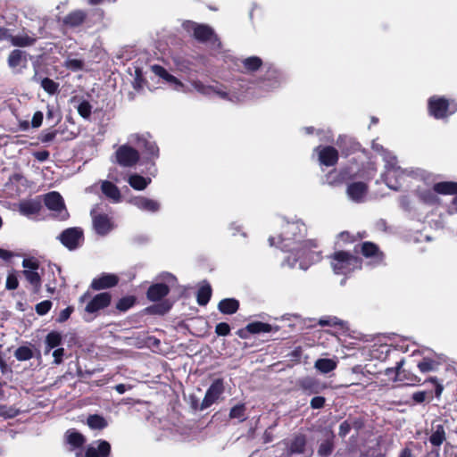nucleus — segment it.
<instances>
[{"label":"nucleus","mask_w":457,"mask_h":457,"mask_svg":"<svg viewBox=\"0 0 457 457\" xmlns=\"http://www.w3.org/2000/svg\"><path fill=\"white\" fill-rule=\"evenodd\" d=\"M306 233V227L300 221H283L281 232L269 238L271 246H279L287 251H302L305 248H315L317 243L314 240L302 241Z\"/></svg>","instance_id":"f257e3e1"},{"label":"nucleus","mask_w":457,"mask_h":457,"mask_svg":"<svg viewBox=\"0 0 457 457\" xmlns=\"http://www.w3.org/2000/svg\"><path fill=\"white\" fill-rule=\"evenodd\" d=\"M201 95L206 96L211 99L219 98L223 101H228L232 103L245 101L249 98L250 95L253 92H250L249 89L254 87H196Z\"/></svg>","instance_id":"f03ea898"},{"label":"nucleus","mask_w":457,"mask_h":457,"mask_svg":"<svg viewBox=\"0 0 457 457\" xmlns=\"http://www.w3.org/2000/svg\"><path fill=\"white\" fill-rule=\"evenodd\" d=\"M281 451L277 457H312L313 450L308 444L306 436L294 435L285 439L279 445Z\"/></svg>","instance_id":"7ed1b4c3"},{"label":"nucleus","mask_w":457,"mask_h":457,"mask_svg":"<svg viewBox=\"0 0 457 457\" xmlns=\"http://www.w3.org/2000/svg\"><path fill=\"white\" fill-rule=\"evenodd\" d=\"M388 155L389 159L387 156L384 157L386 171L383 174V179L389 188L399 190L410 172L397 165L396 157L393 154H388Z\"/></svg>","instance_id":"20e7f679"},{"label":"nucleus","mask_w":457,"mask_h":457,"mask_svg":"<svg viewBox=\"0 0 457 457\" xmlns=\"http://www.w3.org/2000/svg\"><path fill=\"white\" fill-rule=\"evenodd\" d=\"M330 265L336 274L347 275L361 268V261L348 252L337 251L330 257Z\"/></svg>","instance_id":"39448f33"},{"label":"nucleus","mask_w":457,"mask_h":457,"mask_svg":"<svg viewBox=\"0 0 457 457\" xmlns=\"http://www.w3.org/2000/svg\"><path fill=\"white\" fill-rule=\"evenodd\" d=\"M129 142L120 145L115 150L112 161L123 168H133L140 159V154Z\"/></svg>","instance_id":"423d86ee"},{"label":"nucleus","mask_w":457,"mask_h":457,"mask_svg":"<svg viewBox=\"0 0 457 457\" xmlns=\"http://www.w3.org/2000/svg\"><path fill=\"white\" fill-rule=\"evenodd\" d=\"M182 28L185 31L191 34L192 37L198 42L205 43L212 40L216 37L214 29L207 25L197 23L193 21H185L182 23Z\"/></svg>","instance_id":"0eeeda50"},{"label":"nucleus","mask_w":457,"mask_h":457,"mask_svg":"<svg viewBox=\"0 0 457 457\" xmlns=\"http://www.w3.org/2000/svg\"><path fill=\"white\" fill-rule=\"evenodd\" d=\"M128 141L130 145H133L138 149L143 150V152L149 157L154 158L158 156L159 148L155 142L152 139V137L149 133L131 134L129 135Z\"/></svg>","instance_id":"6e6552de"},{"label":"nucleus","mask_w":457,"mask_h":457,"mask_svg":"<svg viewBox=\"0 0 457 457\" xmlns=\"http://www.w3.org/2000/svg\"><path fill=\"white\" fill-rule=\"evenodd\" d=\"M429 112L436 119H442L457 111V103L444 97L433 96L428 101Z\"/></svg>","instance_id":"1a4fd4ad"},{"label":"nucleus","mask_w":457,"mask_h":457,"mask_svg":"<svg viewBox=\"0 0 457 457\" xmlns=\"http://www.w3.org/2000/svg\"><path fill=\"white\" fill-rule=\"evenodd\" d=\"M45 204L46 207L56 212V216L61 220L68 217V212L64 207L62 195L57 192H50L45 196Z\"/></svg>","instance_id":"9d476101"},{"label":"nucleus","mask_w":457,"mask_h":457,"mask_svg":"<svg viewBox=\"0 0 457 457\" xmlns=\"http://www.w3.org/2000/svg\"><path fill=\"white\" fill-rule=\"evenodd\" d=\"M224 392V385L223 380L220 378L215 379L204 395V398L201 403V409H206L210 407L212 404L216 403Z\"/></svg>","instance_id":"9b49d317"},{"label":"nucleus","mask_w":457,"mask_h":457,"mask_svg":"<svg viewBox=\"0 0 457 457\" xmlns=\"http://www.w3.org/2000/svg\"><path fill=\"white\" fill-rule=\"evenodd\" d=\"M22 267L24 268L23 274L26 279L37 292L41 287V278L37 272L38 263L32 259H24L22 262Z\"/></svg>","instance_id":"f8f14e48"},{"label":"nucleus","mask_w":457,"mask_h":457,"mask_svg":"<svg viewBox=\"0 0 457 457\" xmlns=\"http://www.w3.org/2000/svg\"><path fill=\"white\" fill-rule=\"evenodd\" d=\"M112 296L109 293H100L95 295L86 305L85 312L88 314H95L100 310L107 307L111 303Z\"/></svg>","instance_id":"ddd939ff"},{"label":"nucleus","mask_w":457,"mask_h":457,"mask_svg":"<svg viewBox=\"0 0 457 457\" xmlns=\"http://www.w3.org/2000/svg\"><path fill=\"white\" fill-rule=\"evenodd\" d=\"M368 193V186L364 182L357 181L347 185L346 195L348 198L355 203L365 201Z\"/></svg>","instance_id":"4468645a"},{"label":"nucleus","mask_w":457,"mask_h":457,"mask_svg":"<svg viewBox=\"0 0 457 457\" xmlns=\"http://www.w3.org/2000/svg\"><path fill=\"white\" fill-rule=\"evenodd\" d=\"M314 151L321 165L333 166L338 160V153L337 149L332 146H318Z\"/></svg>","instance_id":"2eb2a0df"},{"label":"nucleus","mask_w":457,"mask_h":457,"mask_svg":"<svg viewBox=\"0 0 457 457\" xmlns=\"http://www.w3.org/2000/svg\"><path fill=\"white\" fill-rule=\"evenodd\" d=\"M61 242L70 250L79 246L82 238V231L77 228H71L64 230L60 235Z\"/></svg>","instance_id":"dca6fc26"},{"label":"nucleus","mask_w":457,"mask_h":457,"mask_svg":"<svg viewBox=\"0 0 457 457\" xmlns=\"http://www.w3.org/2000/svg\"><path fill=\"white\" fill-rule=\"evenodd\" d=\"M129 203L136 206L137 209L151 213L157 212L160 210L161 204L159 202L146 198L145 196H136L129 200Z\"/></svg>","instance_id":"f3484780"},{"label":"nucleus","mask_w":457,"mask_h":457,"mask_svg":"<svg viewBox=\"0 0 457 457\" xmlns=\"http://www.w3.org/2000/svg\"><path fill=\"white\" fill-rule=\"evenodd\" d=\"M110 451V444L106 441L99 440L87 447L86 457H107Z\"/></svg>","instance_id":"a211bd4d"},{"label":"nucleus","mask_w":457,"mask_h":457,"mask_svg":"<svg viewBox=\"0 0 457 457\" xmlns=\"http://www.w3.org/2000/svg\"><path fill=\"white\" fill-rule=\"evenodd\" d=\"M41 208V202L37 199L24 200L19 204L20 212L29 218L37 214Z\"/></svg>","instance_id":"6ab92c4d"},{"label":"nucleus","mask_w":457,"mask_h":457,"mask_svg":"<svg viewBox=\"0 0 457 457\" xmlns=\"http://www.w3.org/2000/svg\"><path fill=\"white\" fill-rule=\"evenodd\" d=\"M92 214L94 228L97 234L104 236L112 230V224L106 215H96L95 211L92 212Z\"/></svg>","instance_id":"aec40b11"},{"label":"nucleus","mask_w":457,"mask_h":457,"mask_svg":"<svg viewBox=\"0 0 457 457\" xmlns=\"http://www.w3.org/2000/svg\"><path fill=\"white\" fill-rule=\"evenodd\" d=\"M334 437L335 435L331 430L325 432L324 439L320 442L317 451L320 457H328L332 453L334 449Z\"/></svg>","instance_id":"412c9836"},{"label":"nucleus","mask_w":457,"mask_h":457,"mask_svg":"<svg viewBox=\"0 0 457 457\" xmlns=\"http://www.w3.org/2000/svg\"><path fill=\"white\" fill-rule=\"evenodd\" d=\"M87 12L83 10H75L63 18V24L71 28H76L84 23Z\"/></svg>","instance_id":"4be33fe9"},{"label":"nucleus","mask_w":457,"mask_h":457,"mask_svg":"<svg viewBox=\"0 0 457 457\" xmlns=\"http://www.w3.org/2000/svg\"><path fill=\"white\" fill-rule=\"evenodd\" d=\"M118 283V278L112 274H104L93 279L91 287L95 290H101L112 287Z\"/></svg>","instance_id":"5701e85b"},{"label":"nucleus","mask_w":457,"mask_h":457,"mask_svg":"<svg viewBox=\"0 0 457 457\" xmlns=\"http://www.w3.org/2000/svg\"><path fill=\"white\" fill-rule=\"evenodd\" d=\"M7 62L12 69L25 66L27 63L26 53L20 49L12 50L8 55Z\"/></svg>","instance_id":"b1692460"},{"label":"nucleus","mask_w":457,"mask_h":457,"mask_svg":"<svg viewBox=\"0 0 457 457\" xmlns=\"http://www.w3.org/2000/svg\"><path fill=\"white\" fill-rule=\"evenodd\" d=\"M243 71L253 73L259 71L263 66V62L259 56H249L241 61Z\"/></svg>","instance_id":"393cba45"},{"label":"nucleus","mask_w":457,"mask_h":457,"mask_svg":"<svg viewBox=\"0 0 457 457\" xmlns=\"http://www.w3.org/2000/svg\"><path fill=\"white\" fill-rule=\"evenodd\" d=\"M170 289L167 285L159 283L151 286L147 291V297L151 301H158L168 295Z\"/></svg>","instance_id":"a878e982"},{"label":"nucleus","mask_w":457,"mask_h":457,"mask_svg":"<svg viewBox=\"0 0 457 457\" xmlns=\"http://www.w3.org/2000/svg\"><path fill=\"white\" fill-rule=\"evenodd\" d=\"M152 70L156 76L163 79L166 82L173 83L175 86H184L180 80L169 73L164 67L155 64L152 66Z\"/></svg>","instance_id":"bb28decb"},{"label":"nucleus","mask_w":457,"mask_h":457,"mask_svg":"<svg viewBox=\"0 0 457 457\" xmlns=\"http://www.w3.org/2000/svg\"><path fill=\"white\" fill-rule=\"evenodd\" d=\"M433 190L441 195H455L457 194V182H438L434 185Z\"/></svg>","instance_id":"cd10ccee"},{"label":"nucleus","mask_w":457,"mask_h":457,"mask_svg":"<svg viewBox=\"0 0 457 457\" xmlns=\"http://www.w3.org/2000/svg\"><path fill=\"white\" fill-rule=\"evenodd\" d=\"M361 253L365 257H373L377 262L382 261V254L379 253L376 245L370 242H365L361 245Z\"/></svg>","instance_id":"c85d7f7f"},{"label":"nucleus","mask_w":457,"mask_h":457,"mask_svg":"<svg viewBox=\"0 0 457 457\" xmlns=\"http://www.w3.org/2000/svg\"><path fill=\"white\" fill-rule=\"evenodd\" d=\"M102 191L103 193L112 199L113 202H120V192L119 188L110 181H103L102 183Z\"/></svg>","instance_id":"c756f323"},{"label":"nucleus","mask_w":457,"mask_h":457,"mask_svg":"<svg viewBox=\"0 0 457 457\" xmlns=\"http://www.w3.org/2000/svg\"><path fill=\"white\" fill-rule=\"evenodd\" d=\"M337 363L335 360L325 358L318 359L314 363L315 369L323 374L334 370L337 368Z\"/></svg>","instance_id":"7c9ffc66"},{"label":"nucleus","mask_w":457,"mask_h":457,"mask_svg":"<svg viewBox=\"0 0 457 457\" xmlns=\"http://www.w3.org/2000/svg\"><path fill=\"white\" fill-rule=\"evenodd\" d=\"M239 303L236 299L227 298L223 299L219 303V310L225 314H233L238 309Z\"/></svg>","instance_id":"2f4dec72"},{"label":"nucleus","mask_w":457,"mask_h":457,"mask_svg":"<svg viewBox=\"0 0 457 457\" xmlns=\"http://www.w3.org/2000/svg\"><path fill=\"white\" fill-rule=\"evenodd\" d=\"M66 440L73 448L81 447L86 441L83 435L74 429H70L66 432Z\"/></svg>","instance_id":"473e14b6"},{"label":"nucleus","mask_w":457,"mask_h":457,"mask_svg":"<svg viewBox=\"0 0 457 457\" xmlns=\"http://www.w3.org/2000/svg\"><path fill=\"white\" fill-rule=\"evenodd\" d=\"M128 182L136 190L145 189L151 182L150 179L144 178L138 174H132L129 177Z\"/></svg>","instance_id":"72a5a7b5"},{"label":"nucleus","mask_w":457,"mask_h":457,"mask_svg":"<svg viewBox=\"0 0 457 457\" xmlns=\"http://www.w3.org/2000/svg\"><path fill=\"white\" fill-rule=\"evenodd\" d=\"M62 342V336L60 333L56 331H52L49 334H47L45 344H46V349H45V354H47L50 353V351L55 347H57Z\"/></svg>","instance_id":"f704fd0d"},{"label":"nucleus","mask_w":457,"mask_h":457,"mask_svg":"<svg viewBox=\"0 0 457 457\" xmlns=\"http://www.w3.org/2000/svg\"><path fill=\"white\" fill-rule=\"evenodd\" d=\"M10 42L13 46L25 47L33 46L36 42V38L29 37L27 34L17 36L12 35Z\"/></svg>","instance_id":"c9c22d12"},{"label":"nucleus","mask_w":457,"mask_h":457,"mask_svg":"<svg viewBox=\"0 0 457 457\" xmlns=\"http://www.w3.org/2000/svg\"><path fill=\"white\" fill-rule=\"evenodd\" d=\"M439 365L440 361L426 357L418 363V368L420 372L427 373L436 370Z\"/></svg>","instance_id":"e433bc0d"},{"label":"nucleus","mask_w":457,"mask_h":457,"mask_svg":"<svg viewBox=\"0 0 457 457\" xmlns=\"http://www.w3.org/2000/svg\"><path fill=\"white\" fill-rule=\"evenodd\" d=\"M246 329L252 334L269 333L272 330V327L268 323L256 321L248 324Z\"/></svg>","instance_id":"4c0bfd02"},{"label":"nucleus","mask_w":457,"mask_h":457,"mask_svg":"<svg viewBox=\"0 0 457 457\" xmlns=\"http://www.w3.org/2000/svg\"><path fill=\"white\" fill-rule=\"evenodd\" d=\"M445 440V432L442 425H437L432 432L429 441L433 445L439 446Z\"/></svg>","instance_id":"58836bf2"},{"label":"nucleus","mask_w":457,"mask_h":457,"mask_svg":"<svg viewBox=\"0 0 457 457\" xmlns=\"http://www.w3.org/2000/svg\"><path fill=\"white\" fill-rule=\"evenodd\" d=\"M212 295V289L209 285H203L197 293V303L200 305H205L211 297Z\"/></svg>","instance_id":"ea45409f"},{"label":"nucleus","mask_w":457,"mask_h":457,"mask_svg":"<svg viewBox=\"0 0 457 457\" xmlns=\"http://www.w3.org/2000/svg\"><path fill=\"white\" fill-rule=\"evenodd\" d=\"M230 419H237L240 421L245 420V404H237L231 408L229 411Z\"/></svg>","instance_id":"a19ab883"},{"label":"nucleus","mask_w":457,"mask_h":457,"mask_svg":"<svg viewBox=\"0 0 457 457\" xmlns=\"http://www.w3.org/2000/svg\"><path fill=\"white\" fill-rule=\"evenodd\" d=\"M87 425L91 428L101 429L106 426V421L104 419L98 415H91L87 419Z\"/></svg>","instance_id":"79ce46f5"},{"label":"nucleus","mask_w":457,"mask_h":457,"mask_svg":"<svg viewBox=\"0 0 457 457\" xmlns=\"http://www.w3.org/2000/svg\"><path fill=\"white\" fill-rule=\"evenodd\" d=\"M78 112L84 119H88L91 114L92 105L87 101H81L76 105Z\"/></svg>","instance_id":"37998d69"},{"label":"nucleus","mask_w":457,"mask_h":457,"mask_svg":"<svg viewBox=\"0 0 457 457\" xmlns=\"http://www.w3.org/2000/svg\"><path fill=\"white\" fill-rule=\"evenodd\" d=\"M14 356L19 361H28L32 358V350L27 346L19 347L14 353Z\"/></svg>","instance_id":"c03bdc74"},{"label":"nucleus","mask_w":457,"mask_h":457,"mask_svg":"<svg viewBox=\"0 0 457 457\" xmlns=\"http://www.w3.org/2000/svg\"><path fill=\"white\" fill-rule=\"evenodd\" d=\"M65 67L72 71H79L84 69V62L80 59L68 58L65 61Z\"/></svg>","instance_id":"a18cd8bd"},{"label":"nucleus","mask_w":457,"mask_h":457,"mask_svg":"<svg viewBox=\"0 0 457 457\" xmlns=\"http://www.w3.org/2000/svg\"><path fill=\"white\" fill-rule=\"evenodd\" d=\"M134 302L135 300L132 297H124L118 302L116 308L120 311L125 312L134 304Z\"/></svg>","instance_id":"49530a36"},{"label":"nucleus","mask_w":457,"mask_h":457,"mask_svg":"<svg viewBox=\"0 0 457 457\" xmlns=\"http://www.w3.org/2000/svg\"><path fill=\"white\" fill-rule=\"evenodd\" d=\"M431 397L430 391H419L412 395V399L417 403L425 402L428 398Z\"/></svg>","instance_id":"de8ad7c7"},{"label":"nucleus","mask_w":457,"mask_h":457,"mask_svg":"<svg viewBox=\"0 0 457 457\" xmlns=\"http://www.w3.org/2000/svg\"><path fill=\"white\" fill-rule=\"evenodd\" d=\"M33 79L36 83L40 82L41 86L46 87V86H58L54 80L48 79V78H43L41 75H39L38 71L35 72V75L33 77Z\"/></svg>","instance_id":"09e8293b"},{"label":"nucleus","mask_w":457,"mask_h":457,"mask_svg":"<svg viewBox=\"0 0 457 457\" xmlns=\"http://www.w3.org/2000/svg\"><path fill=\"white\" fill-rule=\"evenodd\" d=\"M52 303L48 300L43 301L36 305V312L39 315H44L51 309Z\"/></svg>","instance_id":"8fccbe9b"},{"label":"nucleus","mask_w":457,"mask_h":457,"mask_svg":"<svg viewBox=\"0 0 457 457\" xmlns=\"http://www.w3.org/2000/svg\"><path fill=\"white\" fill-rule=\"evenodd\" d=\"M215 332L219 335V336H227L229 334L230 332V327L228 323H225V322H220L219 323L216 328H215Z\"/></svg>","instance_id":"3c124183"},{"label":"nucleus","mask_w":457,"mask_h":457,"mask_svg":"<svg viewBox=\"0 0 457 457\" xmlns=\"http://www.w3.org/2000/svg\"><path fill=\"white\" fill-rule=\"evenodd\" d=\"M18 279L15 275L10 274L6 279V288L10 290L16 289L18 287Z\"/></svg>","instance_id":"603ef678"},{"label":"nucleus","mask_w":457,"mask_h":457,"mask_svg":"<svg viewBox=\"0 0 457 457\" xmlns=\"http://www.w3.org/2000/svg\"><path fill=\"white\" fill-rule=\"evenodd\" d=\"M325 398L322 396H315L311 400V407L313 409H320L324 406Z\"/></svg>","instance_id":"864d4df0"},{"label":"nucleus","mask_w":457,"mask_h":457,"mask_svg":"<svg viewBox=\"0 0 457 457\" xmlns=\"http://www.w3.org/2000/svg\"><path fill=\"white\" fill-rule=\"evenodd\" d=\"M73 312V308L72 307H67L65 308L64 310H62L61 312H60V315L57 319V321L58 322H63L65 320H67L71 314Z\"/></svg>","instance_id":"5fc2aeb1"},{"label":"nucleus","mask_w":457,"mask_h":457,"mask_svg":"<svg viewBox=\"0 0 457 457\" xmlns=\"http://www.w3.org/2000/svg\"><path fill=\"white\" fill-rule=\"evenodd\" d=\"M43 121V113L41 112H36L32 117L31 125L33 128H38L41 126Z\"/></svg>","instance_id":"6e6d98bb"},{"label":"nucleus","mask_w":457,"mask_h":457,"mask_svg":"<svg viewBox=\"0 0 457 457\" xmlns=\"http://www.w3.org/2000/svg\"><path fill=\"white\" fill-rule=\"evenodd\" d=\"M64 355L63 348H57L53 352L54 363L60 364L62 361V357Z\"/></svg>","instance_id":"4d7b16f0"},{"label":"nucleus","mask_w":457,"mask_h":457,"mask_svg":"<svg viewBox=\"0 0 457 457\" xmlns=\"http://www.w3.org/2000/svg\"><path fill=\"white\" fill-rule=\"evenodd\" d=\"M351 430V425L348 421H344L339 426L338 435L341 437H345Z\"/></svg>","instance_id":"13d9d810"},{"label":"nucleus","mask_w":457,"mask_h":457,"mask_svg":"<svg viewBox=\"0 0 457 457\" xmlns=\"http://www.w3.org/2000/svg\"><path fill=\"white\" fill-rule=\"evenodd\" d=\"M429 381L435 385V395L437 398H439L443 393L444 386L437 381L436 378H431Z\"/></svg>","instance_id":"bf43d9fd"},{"label":"nucleus","mask_w":457,"mask_h":457,"mask_svg":"<svg viewBox=\"0 0 457 457\" xmlns=\"http://www.w3.org/2000/svg\"><path fill=\"white\" fill-rule=\"evenodd\" d=\"M372 148L374 149V151H376V152L380 154V155L382 156L383 160H384L385 156H387V159H389L388 154H391V153L386 151V150H385L383 148V146L380 145L379 144L373 142Z\"/></svg>","instance_id":"052dcab7"},{"label":"nucleus","mask_w":457,"mask_h":457,"mask_svg":"<svg viewBox=\"0 0 457 457\" xmlns=\"http://www.w3.org/2000/svg\"><path fill=\"white\" fill-rule=\"evenodd\" d=\"M12 34L10 33V30L6 28L0 27V40L6 39L8 41H11Z\"/></svg>","instance_id":"680f3d73"},{"label":"nucleus","mask_w":457,"mask_h":457,"mask_svg":"<svg viewBox=\"0 0 457 457\" xmlns=\"http://www.w3.org/2000/svg\"><path fill=\"white\" fill-rule=\"evenodd\" d=\"M352 241V237L347 232H343L338 236V239L337 245H340V242H350Z\"/></svg>","instance_id":"e2e57ef3"},{"label":"nucleus","mask_w":457,"mask_h":457,"mask_svg":"<svg viewBox=\"0 0 457 457\" xmlns=\"http://www.w3.org/2000/svg\"><path fill=\"white\" fill-rule=\"evenodd\" d=\"M455 195H456L453 197L452 203L448 206V212L451 214L457 212V193Z\"/></svg>","instance_id":"0e129e2a"},{"label":"nucleus","mask_w":457,"mask_h":457,"mask_svg":"<svg viewBox=\"0 0 457 457\" xmlns=\"http://www.w3.org/2000/svg\"><path fill=\"white\" fill-rule=\"evenodd\" d=\"M162 278L170 285H173L176 281L175 277L170 273H165L162 275Z\"/></svg>","instance_id":"69168bd1"},{"label":"nucleus","mask_w":457,"mask_h":457,"mask_svg":"<svg viewBox=\"0 0 457 457\" xmlns=\"http://www.w3.org/2000/svg\"><path fill=\"white\" fill-rule=\"evenodd\" d=\"M48 156L49 154L46 151L37 152L35 154V157L41 162L46 161Z\"/></svg>","instance_id":"338daca9"},{"label":"nucleus","mask_w":457,"mask_h":457,"mask_svg":"<svg viewBox=\"0 0 457 457\" xmlns=\"http://www.w3.org/2000/svg\"><path fill=\"white\" fill-rule=\"evenodd\" d=\"M399 457H413V455L411 450L406 447L401 451Z\"/></svg>","instance_id":"774afa93"}]
</instances>
